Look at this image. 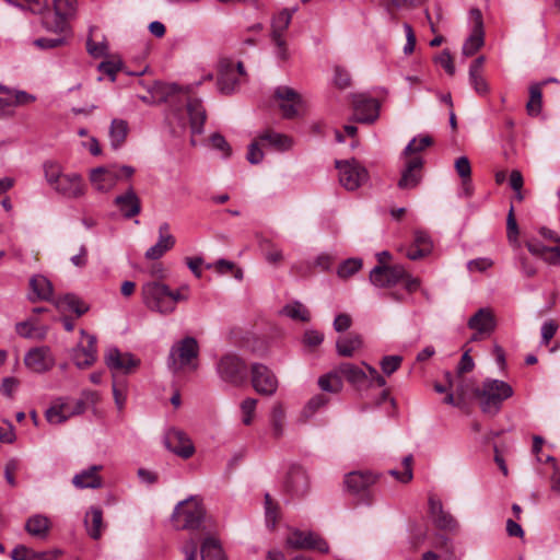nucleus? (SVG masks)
<instances>
[{"label": "nucleus", "mask_w": 560, "mask_h": 560, "mask_svg": "<svg viewBox=\"0 0 560 560\" xmlns=\"http://www.w3.org/2000/svg\"><path fill=\"white\" fill-rule=\"evenodd\" d=\"M16 7L26 9L42 16L43 27L51 33L69 32L68 18L77 9V0H54V9L48 5V0H5Z\"/></svg>", "instance_id": "obj_1"}, {"label": "nucleus", "mask_w": 560, "mask_h": 560, "mask_svg": "<svg viewBox=\"0 0 560 560\" xmlns=\"http://www.w3.org/2000/svg\"><path fill=\"white\" fill-rule=\"evenodd\" d=\"M172 522L176 529L189 532L198 540L201 536L209 534V526L206 520V509L198 497H189L180 501L174 509Z\"/></svg>", "instance_id": "obj_2"}, {"label": "nucleus", "mask_w": 560, "mask_h": 560, "mask_svg": "<svg viewBox=\"0 0 560 560\" xmlns=\"http://www.w3.org/2000/svg\"><path fill=\"white\" fill-rule=\"evenodd\" d=\"M513 393L512 386L506 382L487 378L481 387L474 389V398L479 400L483 413L494 416L500 411L503 401L512 397Z\"/></svg>", "instance_id": "obj_3"}, {"label": "nucleus", "mask_w": 560, "mask_h": 560, "mask_svg": "<svg viewBox=\"0 0 560 560\" xmlns=\"http://www.w3.org/2000/svg\"><path fill=\"white\" fill-rule=\"evenodd\" d=\"M142 301L153 312L168 315L174 312V301L170 288L159 281H150L142 285Z\"/></svg>", "instance_id": "obj_4"}, {"label": "nucleus", "mask_w": 560, "mask_h": 560, "mask_svg": "<svg viewBox=\"0 0 560 560\" xmlns=\"http://www.w3.org/2000/svg\"><path fill=\"white\" fill-rule=\"evenodd\" d=\"M199 353V346L194 337H185L180 341L173 345L168 355V366L178 372L185 366L191 365L196 369L194 360L197 359Z\"/></svg>", "instance_id": "obj_5"}, {"label": "nucleus", "mask_w": 560, "mask_h": 560, "mask_svg": "<svg viewBox=\"0 0 560 560\" xmlns=\"http://www.w3.org/2000/svg\"><path fill=\"white\" fill-rule=\"evenodd\" d=\"M336 168L339 171V183L347 190H355L366 183L369 173L357 160H337Z\"/></svg>", "instance_id": "obj_6"}, {"label": "nucleus", "mask_w": 560, "mask_h": 560, "mask_svg": "<svg viewBox=\"0 0 560 560\" xmlns=\"http://www.w3.org/2000/svg\"><path fill=\"white\" fill-rule=\"evenodd\" d=\"M377 479L378 476L372 471H351L345 477V486L351 494L360 497L362 503L370 505L374 500L370 488Z\"/></svg>", "instance_id": "obj_7"}, {"label": "nucleus", "mask_w": 560, "mask_h": 560, "mask_svg": "<svg viewBox=\"0 0 560 560\" xmlns=\"http://www.w3.org/2000/svg\"><path fill=\"white\" fill-rule=\"evenodd\" d=\"M104 361L110 370L113 378H120V374L127 375L132 373L140 364V361L131 353L121 352L116 347H109L106 350Z\"/></svg>", "instance_id": "obj_8"}, {"label": "nucleus", "mask_w": 560, "mask_h": 560, "mask_svg": "<svg viewBox=\"0 0 560 560\" xmlns=\"http://www.w3.org/2000/svg\"><path fill=\"white\" fill-rule=\"evenodd\" d=\"M217 371L220 377L235 386L243 385L247 380V366L235 354H225L218 363Z\"/></svg>", "instance_id": "obj_9"}, {"label": "nucleus", "mask_w": 560, "mask_h": 560, "mask_svg": "<svg viewBox=\"0 0 560 560\" xmlns=\"http://www.w3.org/2000/svg\"><path fill=\"white\" fill-rule=\"evenodd\" d=\"M275 98L282 116L287 119L296 117L304 104L302 96L294 89L287 85H280L275 90Z\"/></svg>", "instance_id": "obj_10"}, {"label": "nucleus", "mask_w": 560, "mask_h": 560, "mask_svg": "<svg viewBox=\"0 0 560 560\" xmlns=\"http://www.w3.org/2000/svg\"><path fill=\"white\" fill-rule=\"evenodd\" d=\"M252 385L254 389L264 396H272L278 389L276 374L262 363H254L250 368Z\"/></svg>", "instance_id": "obj_11"}, {"label": "nucleus", "mask_w": 560, "mask_h": 560, "mask_svg": "<svg viewBox=\"0 0 560 560\" xmlns=\"http://www.w3.org/2000/svg\"><path fill=\"white\" fill-rule=\"evenodd\" d=\"M287 547L291 549H314L322 553L329 551V546L325 539L312 532H302L293 529L285 539Z\"/></svg>", "instance_id": "obj_12"}, {"label": "nucleus", "mask_w": 560, "mask_h": 560, "mask_svg": "<svg viewBox=\"0 0 560 560\" xmlns=\"http://www.w3.org/2000/svg\"><path fill=\"white\" fill-rule=\"evenodd\" d=\"M406 277L401 265L375 266L370 272V281L378 288L393 287Z\"/></svg>", "instance_id": "obj_13"}, {"label": "nucleus", "mask_w": 560, "mask_h": 560, "mask_svg": "<svg viewBox=\"0 0 560 560\" xmlns=\"http://www.w3.org/2000/svg\"><path fill=\"white\" fill-rule=\"evenodd\" d=\"M285 491L292 497L302 498L310 491V479L303 467L292 465L284 481Z\"/></svg>", "instance_id": "obj_14"}, {"label": "nucleus", "mask_w": 560, "mask_h": 560, "mask_svg": "<svg viewBox=\"0 0 560 560\" xmlns=\"http://www.w3.org/2000/svg\"><path fill=\"white\" fill-rule=\"evenodd\" d=\"M165 446L184 459L190 458L195 453V446L190 438L178 429H170L165 434Z\"/></svg>", "instance_id": "obj_15"}, {"label": "nucleus", "mask_w": 560, "mask_h": 560, "mask_svg": "<svg viewBox=\"0 0 560 560\" xmlns=\"http://www.w3.org/2000/svg\"><path fill=\"white\" fill-rule=\"evenodd\" d=\"M24 363L33 372L44 373L55 365V358L49 347H36L25 354Z\"/></svg>", "instance_id": "obj_16"}, {"label": "nucleus", "mask_w": 560, "mask_h": 560, "mask_svg": "<svg viewBox=\"0 0 560 560\" xmlns=\"http://www.w3.org/2000/svg\"><path fill=\"white\" fill-rule=\"evenodd\" d=\"M57 194L69 198L77 199L85 194V185L81 175L77 173H68L59 179L52 188Z\"/></svg>", "instance_id": "obj_17"}, {"label": "nucleus", "mask_w": 560, "mask_h": 560, "mask_svg": "<svg viewBox=\"0 0 560 560\" xmlns=\"http://www.w3.org/2000/svg\"><path fill=\"white\" fill-rule=\"evenodd\" d=\"M120 179L116 166L96 167L90 173V182L92 186L101 192H107L113 189Z\"/></svg>", "instance_id": "obj_18"}, {"label": "nucleus", "mask_w": 560, "mask_h": 560, "mask_svg": "<svg viewBox=\"0 0 560 560\" xmlns=\"http://www.w3.org/2000/svg\"><path fill=\"white\" fill-rule=\"evenodd\" d=\"M80 332L86 338V345H78L73 349L72 359L79 369H85L96 361V338L83 329Z\"/></svg>", "instance_id": "obj_19"}, {"label": "nucleus", "mask_w": 560, "mask_h": 560, "mask_svg": "<svg viewBox=\"0 0 560 560\" xmlns=\"http://www.w3.org/2000/svg\"><path fill=\"white\" fill-rule=\"evenodd\" d=\"M429 513L432 517V521L441 530L454 533L458 528L457 521L453 517L452 514L444 511L442 502L435 498L429 499Z\"/></svg>", "instance_id": "obj_20"}, {"label": "nucleus", "mask_w": 560, "mask_h": 560, "mask_svg": "<svg viewBox=\"0 0 560 560\" xmlns=\"http://www.w3.org/2000/svg\"><path fill=\"white\" fill-rule=\"evenodd\" d=\"M380 115V104L374 98L360 96L354 101L353 118L358 122H374Z\"/></svg>", "instance_id": "obj_21"}, {"label": "nucleus", "mask_w": 560, "mask_h": 560, "mask_svg": "<svg viewBox=\"0 0 560 560\" xmlns=\"http://www.w3.org/2000/svg\"><path fill=\"white\" fill-rule=\"evenodd\" d=\"M423 165V159L421 156H411L406 162L405 168L402 170L401 177L398 180V187L400 189H412L421 182V170Z\"/></svg>", "instance_id": "obj_22"}, {"label": "nucleus", "mask_w": 560, "mask_h": 560, "mask_svg": "<svg viewBox=\"0 0 560 560\" xmlns=\"http://www.w3.org/2000/svg\"><path fill=\"white\" fill-rule=\"evenodd\" d=\"M470 14L474 19V28L470 36L463 45V54L466 56L475 55L483 45V24L480 10L472 9Z\"/></svg>", "instance_id": "obj_23"}, {"label": "nucleus", "mask_w": 560, "mask_h": 560, "mask_svg": "<svg viewBox=\"0 0 560 560\" xmlns=\"http://www.w3.org/2000/svg\"><path fill=\"white\" fill-rule=\"evenodd\" d=\"M114 203L126 219H131L141 211L140 198L131 187L124 194L118 195L114 199Z\"/></svg>", "instance_id": "obj_24"}, {"label": "nucleus", "mask_w": 560, "mask_h": 560, "mask_svg": "<svg viewBox=\"0 0 560 560\" xmlns=\"http://www.w3.org/2000/svg\"><path fill=\"white\" fill-rule=\"evenodd\" d=\"M175 245V238L170 234V225L163 223L159 228V241L145 252V258L159 259Z\"/></svg>", "instance_id": "obj_25"}, {"label": "nucleus", "mask_w": 560, "mask_h": 560, "mask_svg": "<svg viewBox=\"0 0 560 560\" xmlns=\"http://www.w3.org/2000/svg\"><path fill=\"white\" fill-rule=\"evenodd\" d=\"M468 327L478 334H491L495 328V318L488 307L479 308L468 320Z\"/></svg>", "instance_id": "obj_26"}, {"label": "nucleus", "mask_w": 560, "mask_h": 560, "mask_svg": "<svg viewBox=\"0 0 560 560\" xmlns=\"http://www.w3.org/2000/svg\"><path fill=\"white\" fill-rule=\"evenodd\" d=\"M103 469L101 465H93L88 469L74 475L72 483L78 489H98L102 487L103 481L98 471Z\"/></svg>", "instance_id": "obj_27"}, {"label": "nucleus", "mask_w": 560, "mask_h": 560, "mask_svg": "<svg viewBox=\"0 0 560 560\" xmlns=\"http://www.w3.org/2000/svg\"><path fill=\"white\" fill-rule=\"evenodd\" d=\"M238 84V78L233 68V63L229 60H224L220 65V74L218 78V88L221 93H232Z\"/></svg>", "instance_id": "obj_28"}, {"label": "nucleus", "mask_w": 560, "mask_h": 560, "mask_svg": "<svg viewBox=\"0 0 560 560\" xmlns=\"http://www.w3.org/2000/svg\"><path fill=\"white\" fill-rule=\"evenodd\" d=\"M187 113L189 116L191 131L194 133H201L207 118L202 102L198 98H189L187 102Z\"/></svg>", "instance_id": "obj_29"}, {"label": "nucleus", "mask_w": 560, "mask_h": 560, "mask_svg": "<svg viewBox=\"0 0 560 560\" xmlns=\"http://www.w3.org/2000/svg\"><path fill=\"white\" fill-rule=\"evenodd\" d=\"M363 346L361 335L350 332L347 336L339 337L336 341V350L340 357L351 358Z\"/></svg>", "instance_id": "obj_30"}, {"label": "nucleus", "mask_w": 560, "mask_h": 560, "mask_svg": "<svg viewBox=\"0 0 560 560\" xmlns=\"http://www.w3.org/2000/svg\"><path fill=\"white\" fill-rule=\"evenodd\" d=\"M483 62L485 57L480 56L469 67V82L479 95H486L490 90L488 82L482 75Z\"/></svg>", "instance_id": "obj_31"}, {"label": "nucleus", "mask_w": 560, "mask_h": 560, "mask_svg": "<svg viewBox=\"0 0 560 560\" xmlns=\"http://www.w3.org/2000/svg\"><path fill=\"white\" fill-rule=\"evenodd\" d=\"M199 541H201L200 553L202 560H224L221 545L211 535L210 529L208 535L199 538Z\"/></svg>", "instance_id": "obj_32"}, {"label": "nucleus", "mask_w": 560, "mask_h": 560, "mask_svg": "<svg viewBox=\"0 0 560 560\" xmlns=\"http://www.w3.org/2000/svg\"><path fill=\"white\" fill-rule=\"evenodd\" d=\"M84 524L91 538L97 540L102 535L103 512L97 506H92L85 514Z\"/></svg>", "instance_id": "obj_33"}, {"label": "nucleus", "mask_w": 560, "mask_h": 560, "mask_svg": "<svg viewBox=\"0 0 560 560\" xmlns=\"http://www.w3.org/2000/svg\"><path fill=\"white\" fill-rule=\"evenodd\" d=\"M56 306L62 312H74L78 317L82 316L89 310L88 305L79 296L71 293L59 296L56 300Z\"/></svg>", "instance_id": "obj_34"}, {"label": "nucleus", "mask_w": 560, "mask_h": 560, "mask_svg": "<svg viewBox=\"0 0 560 560\" xmlns=\"http://www.w3.org/2000/svg\"><path fill=\"white\" fill-rule=\"evenodd\" d=\"M258 140L262 144H269L270 147L278 151H287L292 147L291 138L272 130H266L262 133H260Z\"/></svg>", "instance_id": "obj_35"}, {"label": "nucleus", "mask_w": 560, "mask_h": 560, "mask_svg": "<svg viewBox=\"0 0 560 560\" xmlns=\"http://www.w3.org/2000/svg\"><path fill=\"white\" fill-rule=\"evenodd\" d=\"M527 248L532 254L541 256L546 261H548L550 264L560 262V247L559 246L548 247V246L540 244L538 241L533 240V241L527 242Z\"/></svg>", "instance_id": "obj_36"}, {"label": "nucleus", "mask_w": 560, "mask_h": 560, "mask_svg": "<svg viewBox=\"0 0 560 560\" xmlns=\"http://www.w3.org/2000/svg\"><path fill=\"white\" fill-rule=\"evenodd\" d=\"M45 416L51 424L62 423L70 418V404L58 399L46 410Z\"/></svg>", "instance_id": "obj_37"}, {"label": "nucleus", "mask_w": 560, "mask_h": 560, "mask_svg": "<svg viewBox=\"0 0 560 560\" xmlns=\"http://www.w3.org/2000/svg\"><path fill=\"white\" fill-rule=\"evenodd\" d=\"M152 98L156 103L166 102L171 96L180 92V88L175 83L154 82L149 89Z\"/></svg>", "instance_id": "obj_38"}, {"label": "nucleus", "mask_w": 560, "mask_h": 560, "mask_svg": "<svg viewBox=\"0 0 560 560\" xmlns=\"http://www.w3.org/2000/svg\"><path fill=\"white\" fill-rule=\"evenodd\" d=\"M15 329L21 337L36 340L45 339L48 332L47 326L35 325L31 322L18 323Z\"/></svg>", "instance_id": "obj_39"}, {"label": "nucleus", "mask_w": 560, "mask_h": 560, "mask_svg": "<svg viewBox=\"0 0 560 560\" xmlns=\"http://www.w3.org/2000/svg\"><path fill=\"white\" fill-rule=\"evenodd\" d=\"M292 20V13L284 9L272 19L271 23V39L281 40L284 38V33L288 30Z\"/></svg>", "instance_id": "obj_40"}, {"label": "nucleus", "mask_w": 560, "mask_h": 560, "mask_svg": "<svg viewBox=\"0 0 560 560\" xmlns=\"http://www.w3.org/2000/svg\"><path fill=\"white\" fill-rule=\"evenodd\" d=\"M128 122L124 119H113L109 128L110 144L114 149L120 148L128 136Z\"/></svg>", "instance_id": "obj_41"}, {"label": "nucleus", "mask_w": 560, "mask_h": 560, "mask_svg": "<svg viewBox=\"0 0 560 560\" xmlns=\"http://www.w3.org/2000/svg\"><path fill=\"white\" fill-rule=\"evenodd\" d=\"M337 369L340 378L345 377L352 385H361L366 380L365 372L351 363H342Z\"/></svg>", "instance_id": "obj_42"}, {"label": "nucleus", "mask_w": 560, "mask_h": 560, "mask_svg": "<svg viewBox=\"0 0 560 560\" xmlns=\"http://www.w3.org/2000/svg\"><path fill=\"white\" fill-rule=\"evenodd\" d=\"M49 520L44 515H33L25 524L26 532L35 537L44 538L49 532Z\"/></svg>", "instance_id": "obj_43"}, {"label": "nucleus", "mask_w": 560, "mask_h": 560, "mask_svg": "<svg viewBox=\"0 0 560 560\" xmlns=\"http://www.w3.org/2000/svg\"><path fill=\"white\" fill-rule=\"evenodd\" d=\"M425 0H382V5L393 19L398 11H410L424 3Z\"/></svg>", "instance_id": "obj_44"}, {"label": "nucleus", "mask_w": 560, "mask_h": 560, "mask_svg": "<svg viewBox=\"0 0 560 560\" xmlns=\"http://www.w3.org/2000/svg\"><path fill=\"white\" fill-rule=\"evenodd\" d=\"M33 293L39 300H49L52 295V285L44 276H34L30 281Z\"/></svg>", "instance_id": "obj_45"}, {"label": "nucleus", "mask_w": 560, "mask_h": 560, "mask_svg": "<svg viewBox=\"0 0 560 560\" xmlns=\"http://www.w3.org/2000/svg\"><path fill=\"white\" fill-rule=\"evenodd\" d=\"M281 314L293 320L303 323H307L311 319L310 311L299 301H294L283 306Z\"/></svg>", "instance_id": "obj_46"}, {"label": "nucleus", "mask_w": 560, "mask_h": 560, "mask_svg": "<svg viewBox=\"0 0 560 560\" xmlns=\"http://www.w3.org/2000/svg\"><path fill=\"white\" fill-rule=\"evenodd\" d=\"M318 386L322 390L328 393H338L342 388V380L337 372V369L334 371L320 376L318 378Z\"/></svg>", "instance_id": "obj_47"}, {"label": "nucleus", "mask_w": 560, "mask_h": 560, "mask_svg": "<svg viewBox=\"0 0 560 560\" xmlns=\"http://www.w3.org/2000/svg\"><path fill=\"white\" fill-rule=\"evenodd\" d=\"M541 84L536 83L529 88V101L526 104V110L530 116H537L541 110Z\"/></svg>", "instance_id": "obj_48"}, {"label": "nucleus", "mask_w": 560, "mask_h": 560, "mask_svg": "<svg viewBox=\"0 0 560 560\" xmlns=\"http://www.w3.org/2000/svg\"><path fill=\"white\" fill-rule=\"evenodd\" d=\"M433 144V139L429 135L419 136L413 138L402 151L405 158H411V155L425 150L428 147Z\"/></svg>", "instance_id": "obj_49"}, {"label": "nucleus", "mask_w": 560, "mask_h": 560, "mask_svg": "<svg viewBox=\"0 0 560 560\" xmlns=\"http://www.w3.org/2000/svg\"><path fill=\"white\" fill-rule=\"evenodd\" d=\"M454 386H456V396H458V400L465 401L466 399H470L474 397L475 387L470 380L465 378L463 375H456Z\"/></svg>", "instance_id": "obj_50"}, {"label": "nucleus", "mask_w": 560, "mask_h": 560, "mask_svg": "<svg viewBox=\"0 0 560 560\" xmlns=\"http://www.w3.org/2000/svg\"><path fill=\"white\" fill-rule=\"evenodd\" d=\"M362 259L348 258L339 265L337 269V275L341 279H348L355 275L362 268Z\"/></svg>", "instance_id": "obj_51"}, {"label": "nucleus", "mask_w": 560, "mask_h": 560, "mask_svg": "<svg viewBox=\"0 0 560 560\" xmlns=\"http://www.w3.org/2000/svg\"><path fill=\"white\" fill-rule=\"evenodd\" d=\"M43 167L47 184L54 188V186L58 184L59 179L65 175L62 167L60 164L52 161L45 162Z\"/></svg>", "instance_id": "obj_52"}, {"label": "nucleus", "mask_w": 560, "mask_h": 560, "mask_svg": "<svg viewBox=\"0 0 560 560\" xmlns=\"http://www.w3.org/2000/svg\"><path fill=\"white\" fill-rule=\"evenodd\" d=\"M54 34L55 37H42L35 39L34 45L40 49H52L66 44L68 32Z\"/></svg>", "instance_id": "obj_53"}, {"label": "nucleus", "mask_w": 560, "mask_h": 560, "mask_svg": "<svg viewBox=\"0 0 560 560\" xmlns=\"http://www.w3.org/2000/svg\"><path fill=\"white\" fill-rule=\"evenodd\" d=\"M12 560H47V555L45 552H35L24 545L16 546L11 552Z\"/></svg>", "instance_id": "obj_54"}, {"label": "nucleus", "mask_w": 560, "mask_h": 560, "mask_svg": "<svg viewBox=\"0 0 560 560\" xmlns=\"http://www.w3.org/2000/svg\"><path fill=\"white\" fill-rule=\"evenodd\" d=\"M113 395L117 408L121 410L127 397V383L125 378H113Z\"/></svg>", "instance_id": "obj_55"}, {"label": "nucleus", "mask_w": 560, "mask_h": 560, "mask_svg": "<svg viewBox=\"0 0 560 560\" xmlns=\"http://www.w3.org/2000/svg\"><path fill=\"white\" fill-rule=\"evenodd\" d=\"M328 402V398L325 395L318 394L312 397L303 409V417L310 419L315 412L324 407Z\"/></svg>", "instance_id": "obj_56"}, {"label": "nucleus", "mask_w": 560, "mask_h": 560, "mask_svg": "<svg viewBox=\"0 0 560 560\" xmlns=\"http://www.w3.org/2000/svg\"><path fill=\"white\" fill-rule=\"evenodd\" d=\"M283 419L284 411L281 405H276L271 415L272 435L276 439H279L283 434Z\"/></svg>", "instance_id": "obj_57"}, {"label": "nucleus", "mask_w": 560, "mask_h": 560, "mask_svg": "<svg viewBox=\"0 0 560 560\" xmlns=\"http://www.w3.org/2000/svg\"><path fill=\"white\" fill-rule=\"evenodd\" d=\"M506 235L511 243L517 241L518 226L514 214V207L511 206L506 218Z\"/></svg>", "instance_id": "obj_58"}, {"label": "nucleus", "mask_w": 560, "mask_h": 560, "mask_svg": "<svg viewBox=\"0 0 560 560\" xmlns=\"http://www.w3.org/2000/svg\"><path fill=\"white\" fill-rule=\"evenodd\" d=\"M401 362L402 358L400 355H386L381 362L382 371L384 374L390 375L399 369Z\"/></svg>", "instance_id": "obj_59"}, {"label": "nucleus", "mask_w": 560, "mask_h": 560, "mask_svg": "<svg viewBox=\"0 0 560 560\" xmlns=\"http://www.w3.org/2000/svg\"><path fill=\"white\" fill-rule=\"evenodd\" d=\"M455 170L462 177L463 184L466 185L470 180L471 166L470 162L466 156H460L455 161Z\"/></svg>", "instance_id": "obj_60"}, {"label": "nucleus", "mask_w": 560, "mask_h": 560, "mask_svg": "<svg viewBox=\"0 0 560 560\" xmlns=\"http://www.w3.org/2000/svg\"><path fill=\"white\" fill-rule=\"evenodd\" d=\"M257 399L255 398H246L241 404V409L243 412V423L249 425L252 423L254 412L256 409Z\"/></svg>", "instance_id": "obj_61"}, {"label": "nucleus", "mask_w": 560, "mask_h": 560, "mask_svg": "<svg viewBox=\"0 0 560 560\" xmlns=\"http://www.w3.org/2000/svg\"><path fill=\"white\" fill-rule=\"evenodd\" d=\"M198 544V539L194 536L184 541L182 552L185 555V560H197Z\"/></svg>", "instance_id": "obj_62"}, {"label": "nucleus", "mask_w": 560, "mask_h": 560, "mask_svg": "<svg viewBox=\"0 0 560 560\" xmlns=\"http://www.w3.org/2000/svg\"><path fill=\"white\" fill-rule=\"evenodd\" d=\"M13 108L21 105H26L35 101V96L25 91H11L9 93Z\"/></svg>", "instance_id": "obj_63"}, {"label": "nucleus", "mask_w": 560, "mask_h": 560, "mask_svg": "<svg viewBox=\"0 0 560 560\" xmlns=\"http://www.w3.org/2000/svg\"><path fill=\"white\" fill-rule=\"evenodd\" d=\"M210 141L214 149L223 153L224 158H229L231 155V147L222 135L213 133Z\"/></svg>", "instance_id": "obj_64"}]
</instances>
